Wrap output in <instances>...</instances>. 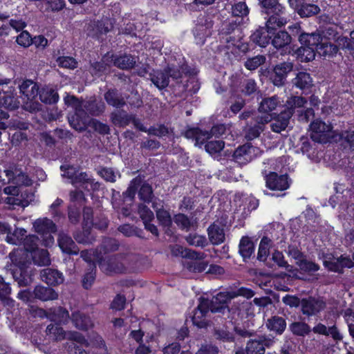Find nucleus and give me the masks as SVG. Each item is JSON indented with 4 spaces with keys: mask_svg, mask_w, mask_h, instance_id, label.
I'll return each mask as SVG.
<instances>
[{
    "mask_svg": "<svg viewBox=\"0 0 354 354\" xmlns=\"http://www.w3.org/2000/svg\"><path fill=\"white\" fill-rule=\"evenodd\" d=\"M192 31L195 43L199 46H203L205 43L206 39L211 35L210 31H207L203 27L196 24Z\"/></svg>",
    "mask_w": 354,
    "mask_h": 354,
    "instance_id": "6e6d98bb",
    "label": "nucleus"
},
{
    "mask_svg": "<svg viewBox=\"0 0 354 354\" xmlns=\"http://www.w3.org/2000/svg\"><path fill=\"white\" fill-rule=\"evenodd\" d=\"M272 241L268 236H263L260 241L257 259L259 261L266 262L270 254V248Z\"/></svg>",
    "mask_w": 354,
    "mask_h": 354,
    "instance_id": "8fccbe9b",
    "label": "nucleus"
},
{
    "mask_svg": "<svg viewBox=\"0 0 354 354\" xmlns=\"http://www.w3.org/2000/svg\"><path fill=\"white\" fill-rule=\"evenodd\" d=\"M208 236L213 245H218L225 241V232L223 227L217 224L212 223L207 228Z\"/></svg>",
    "mask_w": 354,
    "mask_h": 354,
    "instance_id": "ea45409f",
    "label": "nucleus"
},
{
    "mask_svg": "<svg viewBox=\"0 0 354 354\" xmlns=\"http://www.w3.org/2000/svg\"><path fill=\"white\" fill-rule=\"evenodd\" d=\"M156 218L158 223L162 227H171L172 226V218L169 212L167 209H158L156 210Z\"/></svg>",
    "mask_w": 354,
    "mask_h": 354,
    "instance_id": "bf43d9fd",
    "label": "nucleus"
},
{
    "mask_svg": "<svg viewBox=\"0 0 354 354\" xmlns=\"http://www.w3.org/2000/svg\"><path fill=\"white\" fill-rule=\"evenodd\" d=\"M131 114H129L126 111L118 109L111 113L110 119L113 124L119 127H124L130 124Z\"/></svg>",
    "mask_w": 354,
    "mask_h": 354,
    "instance_id": "4c0bfd02",
    "label": "nucleus"
},
{
    "mask_svg": "<svg viewBox=\"0 0 354 354\" xmlns=\"http://www.w3.org/2000/svg\"><path fill=\"white\" fill-rule=\"evenodd\" d=\"M260 11L266 15H281L285 8L279 0H258Z\"/></svg>",
    "mask_w": 354,
    "mask_h": 354,
    "instance_id": "7c9ffc66",
    "label": "nucleus"
},
{
    "mask_svg": "<svg viewBox=\"0 0 354 354\" xmlns=\"http://www.w3.org/2000/svg\"><path fill=\"white\" fill-rule=\"evenodd\" d=\"M118 230L126 237L135 236L140 239H145L143 230L130 223H124L119 225Z\"/></svg>",
    "mask_w": 354,
    "mask_h": 354,
    "instance_id": "37998d69",
    "label": "nucleus"
},
{
    "mask_svg": "<svg viewBox=\"0 0 354 354\" xmlns=\"http://www.w3.org/2000/svg\"><path fill=\"white\" fill-rule=\"evenodd\" d=\"M11 288L9 283H6L3 277L0 275V304L7 308H12L15 301L10 297Z\"/></svg>",
    "mask_w": 354,
    "mask_h": 354,
    "instance_id": "c9c22d12",
    "label": "nucleus"
},
{
    "mask_svg": "<svg viewBox=\"0 0 354 354\" xmlns=\"http://www.w3.org/2000/svg\"><path fill=\"white\" fill-rule=\"evenodd\" d=\"M39 275L41 281L50 286H57L64 282L63 273L55 268H44L40 270Z\"/></svg>",
    "mask_w": 354,
    "mask_h": 354,
    "instance_id": "a211bd4d",
    "label": "nucleus"
},
{
    "mask_svg": "<svg viewBox=\"0 0 354 354\" xmlns=\"http://www.w3.org/2000/svg\"><path fill=\"white\" fill-rule=\"evenodd\" d=\"M138 195L139 200L144 204H149L155 198L152 186L147 182L140 184L139 189H138Z\"/></svg>",
    "mask_w": 354,
    "mask_h": 354,
    "instance_id": "a18cd8bd",
    "label": "nucleus"
},
{
    "mask_svg": "<svg viewBox=\"0 0 354 354\" xmlns=\"http://www.w3.org/2000/svg\"><path fill=\"white\" fill-rule=\"evenodd\" d=\"M3 96L0 97V106L6 111H14L20 106L15 87L9 86L6 91L2 90Z\"/></svg>",
    "mask_w": 354,
    "mask_h": 354,
    "instance_id": "dca6fc26",
    "label": "nucleus"
},
{
    "mask_svg": "<svg viewBox=\"0 0 354 354\" xmlns=\"http://www.w3.org/2000/svg\"><path fill=\"white\" fill-rule=\"evenodd\" d=\"M46 335L53 341H62L65 339L66 332L59 324H49L46 329Z\"/></svg>",
    "mask_w": 354,
    "mask_h": 354,
    "instance_id": "3c124183",
    "label": "nucleus"
},
{
    "mask_svg": "<svg viewBox=\"0 0 354 354\" xmlns=\"http://www.w3.org/2000/svg\"><path fill=\"white\" fill-rule=\"evenodd\" d=\"M73 237L79 243H91L93 237L91 235V225H82V230H78L73 234Z\"/></svg>",
    "mask_w": 354,
    "mask_h": 354,
    "instance_id": "603ef678",
    "label": "nucleus"
},
{
    "mask_svg": "<svg viewBox=\"0 0 354 354\" xmlns=\"http://www.w3.org/2000/svg\"><path fill=\"white\" fill-rule=\"evenodd\" d=\"M110 62L122 70H129L133 68L136 64V57L131 54L115 55L110 57Z\"/></svg>",
    "mask_w": 354,
    "mask_h": 354,
    "instance_id": "5701e85b",
    "label": "nucleus"
},
{
    "mask_svg": "<svg viewBox=\"0 0 354 354\" xmlns=\"http://www.w3.org/2000/svg\"><path fill=\"white\" fill-rule=\"evenodd\" d=\"M55 62L60 68L74 70L78 67V62L71 56L59 55Z\"/></svg>",
    "mask_w": 354,
    "mask_h": 354,
    "instance_id": "864d4df0",
    "label": "nucleus"
},
{
    "mask_svg": "<svg viewBox=\"0 0 354 354\" xmlns=\"http://www.w3.org/2000/svg\"><path fill=\"white\" fill-rule=\"evenodd\" d=\"M225 131L226 128L223 124L214 125L210 131H203L198 127L187 126L186 130L181 132V135L195 141V146L201 147L206 140L212 136L219 138L225 133Z\"/></svg>",
    "mask_w": 354,
    "mask_h": 354,
    "instance_id": "20e7f679",
    "label": "nucleus"
},
{
    "mask_svg": "<svg viewBox=\"0 0 354 354\" xmlns=\"http://www.w3.org/2000/svg\"><path fill=\"white\" fill-rule=\"evenodd\" d=\"M274 343L273 339L265 335H257L247 342L245 348H239L235 354H265L266 348H270Z\"/></svg>",
    "mask_w": 354,
    "mask_h": 354,
    "instance_id": "423d86ee",
    "label": "nucleus"
},
{
    "mask_svg": "<svg viewBox=\"0 0 354 354\" xmlns=\"http://www.w3.org/2000/svg\"><path fill=\"white\" fill-rule=\"evenodd\" d=\"M339 139L346 144L350 150H354V129L349 128L342 131L339 134Z\"/></svg>",
    "mask_w": 354,
    "mask_h": 354,
    "instance_id": "774afa93",
    "label": "nucleus"
},
{
    "mask_svg": "<svg viewBox=\"0 0 354 354\" xmlns=\"http://www.w3.org/2000/svg\"><path fill=\"white\" fill-rule=\"evenodd\" d=\"M241 92L245 96L254 97V95H261V91L254 80L247 79L243 82L241 87Z\"/></svg>",
    "mask_w": 354,
    "mask_h": 354,
    "instance_id": "49530a36",
    "label": "nucleus"
},
{
    "mask_svg": "<svg viewBox=\"0 0 354 354\" xmlns=\"http://www.w3.org/2000/svg\"><path fill=\"white\" fill-rule=\"evenodd\" d=\"M271 115H258L252 118V121L248 124L245 130V138L248 140H252L259 138L261 133L265 130L266 124L271 122Z\"/></svg>",
    "mask_w": 354,
    "mask_h": 354,
    "instance_id": "9d476101",
    "label": "nucleus"
},
{
    "mask_svg": "<svg viewBox=\"0 0 354 354\" xmlns=\"http://www.w3.org/2000/svg\"><path fill=\"white\" fill-rule=\"evenodd\" d=\"M172 129H169L167 126L164 124H158L157 127L151 126L148 129L147 133L149 136H157L159 138H162L166 136L167 135L172 133Z\"/></svg>",
    "mask_w": 354,
    "mask_h": 354,
    "instance_id": "052dcab7",
    "label": "nucleus"
},
{
    "mask_svg": "<svg viewBox=\"0 0 354 354\" xmlns=\"http://www.w3.org/2000/svg\"><path fill=\"white\" fill-rule=\"evenodd\" d=\"M38 97L45 104H56L59 98L57 91L51 85H41Z\"/></svg>",
    "mask_w": 354,
    "mask_h": 354,
    "instance_id": "cd10ccee",
    "label": "nucleus"
},
{
    "mask_svg": "<svg viewBox=\"0 0 354 354\" xmlns=\"http://www.w3.org/2000/svg\"><path fill=\"white\" fill-rule=\"evenodd\" d=\"M245 23L244 19L236 18L234 19H227L223 22L220 29L219 35L229 36L226 39L227 43H232L236 45L237 41L243 39L242 26Z\"/></svg>",
    "mask_w": 354,
    "mask_h": 354,
    "instance_id": "39448f33",
    "label": "nucleus"
},
{
    "mask_svg": "<svg viewBox=\"0 0 354 354\" xmlns=\"http://www.w3.org/2000/svg\"><path fill=\"white\" fill-rule=\"evenodd\" d=\"M255 245L250 237L243 236L239 242V253L242 257L244 262H248L254 253Z\"/></svg>",
    "mask_w": 354,
    "mask_h": 354,
    "instance_id": "f704fd0d",
    "label": "nucleus"
},
{
    "mask_svg": "<svg viewBox=\"0 0 354 354\" xmlns=\"http://www.w3.org/2000/svg\"><path fill=\"white\" fill-rule=\"evenodd\" d=\"M48 318L57 324H67L71 320L68 311L62 306H56L49 309Z\"/></svg>",
    "mask_w": 354,
    "mask_h": 354,
    "instance_id": "c85d7f7f",
    "label": "nucleus"
},
{
    "mask_svg": "<svg viewBox=\"0 0 354 354\" xmlns=\"http://www.w3.org/2000/svg\"><path fill=\"white\" fill-rule=\"evenodd\" d=\"M266 326L269 331L272 332L276 335H281L286 330L287 323L285 318L273 315L268 319Z\"/></svg>",
    "mask_w": 354,
    "mask_h": 354,
    "instance_id": "72a5a7b5",
    "label": "nucleus"
},
{
    "mask_svg": "<svg viewBox=\"0 0 354 354\" xmlns=\"http://www.w3.org/2000/svg\"><path fill=\"white\" fill-rule=\"evenodd\" d=\"M354 267V260L353 257L350 258L349 256L341 254L335 259L334 263H326L325 268L330 272H337L339 274L344 273V268H353Z\"/></svg>",
    "mask_w": 354,
    "mask_h": 354,
    "instance_id": "4be33fe9",
    "label": "nucleus"
},
{
    "mask_svg": "<svg viewBox=\"0 0 354 354\" xmlns=\"http://www.w3.org/2000/svg\"><path fill=\"white\" fill-rule=\"evenodd\" d=\"M280 104L279 97L277 95L264 97L259 103L258 111L260 113H268L275 110Z\"/></svg>",
    "mask_w": 354,
    "mask_h": 354,
    "instance_id": "79ce46f5",
    "label": "nucleus"
},
{
    "mask_svg": "<svg viewBox=\"0 0 354 354\" xmlns=\"http://www.w3.org/2000/svg\"><path fill=\"white\" fill-rule=\"evenodd\" d=\"M266 57L263 55L249 57L244 63V66L250 71H254L266 63Z\"/></svg>",
    "mask_w": 354,
    "mask_h": 354,
    "instance_id": "4d7b16f0",
    "label": "nucleus"
},
{
    "mask_svg": "<svg viewBox=\"0 0 354 354\" xmlns=\"http://www.w3.org/2000/svg\"><path fill=\"white\" fill-rule=\"evenodd\" d=\"M98 265L100 270L107 275L123 274L127 271V268L122 261V257L118 254L100 258Z\"/></svg>",
    "mask_w": 354,
    "mask_h": 354,
    "instance_id": "0eeeda50",
    "label": "nucleus"
},
{
    "mask_svg": "<svg viewBox=\"0 0 354 354\" xmlns=\"http://www.w3.org/2000/svg\"><path fill=\"white\" fill-rule=\"evenodd\" d=\"M147 78L150 80L159 90L166 88L169 84V79L165 67L162 70L152 69L149 77Z\"/></svg>",
    "mask_w": 354,
    "mask_h": 354,
    "instance_id": "c756f323",
    "label": "nucleus"
},
{
    "mask_svg": "<svg viewBox=\"0 0 354 354\" xmlns=\"http://www.w3.org/2000/svg\"><path fill=\"white\" fill-rule=\"evenodd\" d=\"M67 119L71 128L79 133H82L86 131L91 118L81 109L80 111L69 113Z\"/></svg>",
    "mask_w": 354,
    "mask_h": 354,
    "instance_id": "2eb2a0df",
    "label": "nucleus"
},
{
    "mask_svg": "<svg viewBox=\"0 0 354 354\" xmlns=\"http://www.w3.org/2000/svg\"><path fill=\"white\" fill-rule=\"evenodd\" d=\"M289 6L301 18H309L317 15L321 11L319 6L308 3L306 0H288Z\"/></svg>",
    "mask_w": 354,
    "mask_h": 354,
    "instance_id": "1a4fd4ad",
    "label": "nucleus"
},
{
    "mask_svg": "<svg viewBox=\"0 0 354 354\" xmlns=\"http://www.w3.org/2000/svg\"><path fill=\"white\" fill-rule=\"evenodd\" d=\"M96 278V265L95 263H90L88 266L84 274L82 279V286L85 290H89Z\"/></svg>",
    "mask_w": 354,
    "mask_h": 354,
    "instance_id": "de8ad7c7",
    "label": "nucleus"
},
{
    "mask_svg": "<svg viewBox=\"0 0 354 354\" xmlns=\"http://www.w3.org/2000/svg\"><path fill=\"white\" fill-rule=\"evenodd\" d=\"M306 104H307V100L302 96L292 95L288 97L286 102V109L292 112V114L295 113L297 108L304 107Z\"/></svg>",
    "mask_w": 354,
    "mask_h": 354,
    "instance_id": "5fc2aeb1",
    "label": "nucleus"
},
{
    "mask_svg": "<svg viewBox=\"0 0 354 354\" xmlns=\"http://www.w3.org/2000/svg\"><path fill=\"white\" fill-rule=\"evenodd\" d=\"M288 174L279 175L276 172H270L266 176V187L272 190L283 191L290 187Z\"/></svg>",
    "mask_w": 354,
    "mask_h": 354,
    "instance_id": "f3484780",
    "label": "nucleus"
},
{
    "mask_svg": "<svg viewBox=\"0 0 354 354\" xmlns=\"http://www.w3.org/2000/svg\"><path fill=\"white\" fill-rule=\"evenodd\" d=\"M288 28L292 31L293 36H297L300 44V46L294 44L290 47L292 53L295 54L301 62H308L315 59L318 48L323 41V35L320 30L306 32L299 24H294Z\"/></svg>",
    "mask_w": 354,
    "mask_h": 354,
    "instance_id": "f03ea898",
    "label": "nucleus"
},
{
    "mask_svg": "<svg viewBox=\"0 0 354 354\" xmlns=\"http://www.w3.org/2000/svg\"><path fill=\"white\" fill-rule=\"evenodd\" d=\"M71 320L77 329L82 331H87L94 326L91 317L80 310L72 312Z\"/></svg>",
    "mask_w": 354,
    "mask_h": 354,
    "instance_id": "412c9836",
    "label": "nucleus"
},
{
    "mask_svg": "<svg viewBox=\"0 0 354 354\" xmlns=\"http://www.w3.org/2000/svg\"><path fill=\"white\" fill-rule=\"evenodd\" d=\"M57 242L62 252L68 255H77L80 249L71 236L65 233L59 234Z\"/></svg>",
    "mask_w": 354,
    "mask_h": 354,
    "instance_id": "393cba45",
    "label": "nucleus"
},
{
    "mask_svg": "<svg viewBox=\"0 0 354 354\" xmlns=\"http://www.w3.org/2000/svg\"><path fill=\"white\" fill-rule=\"evenodd\" d=\"M104 98L108 105L115 109H121L126 105L122 93L116 88H110L104 93Z\"/></svg>",
    "mask_w": 354,
    "mask_h": 354,
    "instance_id": "b1692460",
    "label": "nucleus"
},
{
    "mask_svg": "<svg viewBox=\"0 0 354 354\" xmlns=\"http://www.w3.org/2000/svg\"><path fill=\"white\" fill-rule=\"evenodd\" d=\"M326 307V303L320 299L314 297L303 298L301 303V311L303 315L310 317L315 315Z\"/></svg>",
    "mask_w": 354,
    "mask_h": 354,
    "instance_id": "4468645a",
    "label": "nucleus"
},
{
    "mask_svg": "<svg viewBox=\"0 0 354 354\" xmlns=\"http://www.w3.org/2000/svg\"><path fill=\"white\" fill-rule=\"evenodd\" d=\"M232 299L229 288L227 291L219 292L214 295L210 300L212 313H221L224 315L225 313H230V308L228 304Z\"/></svg>",
    "mask_w": 354,
    "mask_h": 354,
    "instance_id": "f8f14e48",
    "label": "nucleus"
},
{
    "mask_svg": "<svg viewBox=\"0 0 354 354\" xmlns=\"http://www.w3.org/2000/svg\"><path fill=\"white\" fill-rule=\"evenodd\" d=\"M142 183V178L140 176H136L133 178L125 192H124L122 194V201L124 203L125 201H130L133 203L135 200L136 194L138 192V189Z\"/></svg>",
    "mask_w": 354,
    "mask_h": 354,
    "instance_id": "e433bc0d",
    "label": "nucleus"
},
{
    "mask_svg": "<svg viewBox=\"0 0 354 354\" xmlns=\"http://www.w3.org/2000/svg\"><path fill=\"white\" fill-rule=\"evenodd\" d=\"M138 214L143 223L144 222L153 221L155 218L153 212L144 203L138 205Z\"/></svg>",
    "mask_w": 354,
    "mask_h": 354,
    "instance_id": "13d9d810",
    "label": "nucleus"
},
{
    "mask_svg": "<svg viewBox=\"0 0 354 354\" xmlns=\"http://www.w3.org/2000/svg\"><path fill=\"white\" fill-rule=\"evenodd\" d=\"M33 227L37 233L48 234L46 241L51 243H53V237L50 233L57 232V225L51 219L48 218H38L33 223Z\"/></svg>",
    "mask_w": 354,
    "mask_h": 354,
    "instance_id": "aec40b11",
    "label": "nucleus"
},
{
    "mask_svg": "<svg viewBox=\"0 0 354 354\" xmlns=\"http://www.w3.org/2000/svg\"><path fill=\"white\" fill-rule=\"evenodd\" d=\"M289 330L295 336L305 337L311 333V327L305 322H293L289 324Z\"/></svg>",
    "mask_w": 354,
    "mask_h": 354,
    "instance_id": "c03bdc74",
    "label": "nucleus"
},
{
    "mask_svg": "<svg viewBox=\"0 0 354 354\" xmlns=\"http://www.w3.org/2000/svg\"><path fill=\"white\" fill-rule=\"evenodd\" d=\"M293 85L301 90H308L313 86V78L310 73L300 71L297 73L296 77L292 80Z\"/></svg>",
    "mask_w": 354,
    "mask_h": 354,
    "instance_id": "a19ab883",
    "label": "nucleus"
},
{
    "mask_svg": "<svg viewBox=\"0 0 354 354\" xmlns=\"http://www.w3.org/2000/svg\"><path fill=\"white\" fill-rule=\"evenodd\" d=\"M296 264L299 267L301 271L307 273L317 272L320 268V266L317 263L307 260L306 257L299 261H296Z\"/></svg>",
    "mask_w": 354,
    "mask_h": 354,
    "instance_id": "0e129e2a",
    "label": "nucleus"
},
{
    "mask_svg": "<svg viewBox=\"0 0 354 354\" xmlns=\"http://www.w3.org/2000/svg\"><path fill=\"white\" fill-rule=\"evenodd\" d=\"M41 84L30 79L23 80L19 85L20 93L28 101H33L37 99L39 94Z\"/></svg>",
    "mask_w": 354,
    "mask_h": 354,
    "instance_id": "6ab92c4d",
    "label": "nucleus"
},
{
    "mask_svg": "<svg viewBox=\"0 0 354 354\" xmlns=\"http://www.w3.org/2000/svg\"><path fill=\"white\" fill-rule=\"evenodd\" d=\"M88 127H91L93 131L100 135L104 136L110 133L109 126L95 118L90 119Z\"/></svg>",
    "mask_w": 354,
    "mask_h": 354,
    "instance_id": "69168bd1",
    "label": "nucleus"
},
{
    "mask_svg": "<svg viewBox=\"0 0 354 354\" xmlns=\"http://www.w3.org/2000/svg\"><path fill=\"white\" fill-rule=\"evenodd\" d=\"M311 332L325 336L330 335L335 342H340L343 339V335L340 333L336 325L326 327L322 323H318L311 328Z\"/></svg>",
    "mask_w": 354,
    "mask_h": 354,
    "instance_id": "2f4dec72",
    "label": "nucleus"
},
{
    "mask_svg": "<svg viewBox=\"0 0 354 354\" xmlns=\"http://www.w3.org/2000/svg\"><path fill=\"white\" fill-rule=\"evenodd\" d=\"M113 28V24L111 19L108 17L102 18L101 20H98L94 24L93 31L95 34L93 37H96L99 39L102 35H106Z\"/></svg>",
    "mask_w": 354,
    "mask_h": 354,
    "instance_id": "58836bf2",
    "label": "nucleus"
},
{
    "mask_svg": "<svg viewBox=\"0 0 354 354\" xmlns=\"http://www.w3.org/2000/svg\"><path fill=\"white\" fill-rule=\"evenodd\" d=\"M106 109L105 103L95 95L87 96L83 100L82 110L89 117H99Z\"/></svg>",
    "mask_w": 354,
    "mask_h": 354,
    "instance_id": "9b49d317",
    "label": "nucleus"
},
{
    "mask_svg": "<svg viewBox=\"0 0 354 354\" xmlns=\"http://www.w3.org/2000/svg\"><path fill=\"white\" fill-rule=\"evenodd\" d=\"M32 294L35 295V299H39L41 301H53L59 297L58 292L50 286L37 285L34 288Z\"/></svg>",
    "mask_w": 354,
    "mask_h": 354,
    "instance_id": "a878e982",
    "label": "nucleus"
},
{
    "mask_svg": "<svg viewBox=\"0 0 354 354\" xmlns=\"http://www.w3.org/2000/svg\"><path fill=\"white\" fill-rule=\"evenodd\" d=\"M293 69L292 62H282L272 67L261 68L259 73L261 81L266 80L274 86L282 87L287 83V77Z\"/></svg>",
    "mask_w": 354,
    "mask_h": 354,
    "instance_id": "7ed1b4c3",
    "label": "nucleus"
},
{
    "mask_svg": "<svg viewBox=\"0 0 354 354\" xmlns=\"http://www.w3.org/2000/svg\"><path fill=\"white\" fill-rule=\"evenodd\" d=\"M259 152V148L247 142L234 150L232 159L239 165H245L256 158Z\"/></svg>",
    "mask_w": 354,
    "mask_h": 354,
    "instance_id": "6e6552de",
    "label": "nucleus"
},
{
    "mask_svg": "<svg viewBox=\"0 0 354 354\" xmlns=\"http://www.w3.org/2000/svg\"><path fill=\"white\" fill-rule=\"evenodd\" d=\"M124 97L126 103L127 102L131 108L139 109L143 105L142 99L136 90H132L129 95Z\"/></svg>",
    "mask_w": 354,
    "mask_h": 354,
    "instance_id": "680f3d73",
    "label": "nucleus"
},
{
    "mask_svg": "<svg viewBox=\"0 0 354 354\" xmlns=\"http://www.w3.org/2000/svg\"><path fill=\"white\" fill-rule=\"evenodd\" d=\"M271 43L277 49L288 46L290 53H292L290 47L294 45L292 44L291 35L286 30H278L276 27H274V34L272 36Z\"/></svg>",
    "mask_w": 354,
    "mask_h": 354,
    "instance_id": "bb28decb",
    "label": "nucleus"
},
{
    "mask_svg": "<svg viewBox=\"0 0 354 354\" xmlns=\"http://www.w3.org/2000/svg\"><path fill=\"white\" fill-rule=\"evenodd\" d=\"M83 100L82 97H77L70 94H67L64 98V104L68 106H71L73 111H80L82 109Z\"/></svg>",
    "mask_w": 354,
    "mask_h": 354,
    "instance_id": "e2e57ef3",
    "label": "nucleus"
},
{
    "mask_svg": "<svg viewBox=\"0 0 354 354\" xmlns=\"http://www.w3.org/2000/svg\"><path fill=\"white\" fill-rule=\"evenodd\" d=\"M38 241L37 236H27L24 241L25 250H17L9 254L11 273L19 286H28L33 281L34 272L31 260L34 257H30L28 253L35 252L38 249Z\"/></svg>",
    "mask_w": 354,
    "mask_h": 354,
    "instance_id": "f257e3e1",
    "label": "nucleus"
},
{
    "mask_svg": "<svg viewBox=\"0 0 354 354\" xmlns=\"http://www.w3.org/2000/svg\"><path fill=\"white\" fill-rule=\"evenodd\" d=\"M205 145V151L211 155L219 153L225 147V142L222 140L207 141Z\"/></svg>",
    "mask_w": 354,
    "mask_h": 354,
    "instance_id": "338daca9",
    "label": "nucleus"
},
{
    "mask_svg": "<svg viewBox=\"0 0 354 354\" xmlns=\"http://www.w3.org/2000/svg\"><path fill=\"white\" fill-rule=\"evenodd\" d=\"M274 34V26H259L250 37V41L260 47H266Z\"/></svg>",
    "mask_w": 354,
    "mask_h": 354,
    "instance_id": "ddd939ff",
    "label": "nucleus"
},
{
    "mask_svg": "<svg viewBox=\"0 0 354 354\" xmlns=\"http://www.w3.org/2000/svg\"><path fill=\"white\" fill-rule=\"evenodd\" d=\"M109 53L105 54L100 61L90 62L89 72L93 77H100L109 72L110 65L109 62Z\"/></svg>",
    "mask_w": 354,
    "mask_h": 354,
    "instance_id": "473e14b6",
    "label": "nucleus"
},
{
    "mask_svg": "<svg viewBox=\"0 0 354 354\" xmlns=\"http://www.w3.org/2000/svg\"><path fill=\"white\" fill-rule=\"evenodd\" d=\"M339 51V47L336 44L327 41H322L318 48V53L321 56L334 57Z\"/></svg>",
    "mask_w": 354,
    "mask_h": 354,
    "instance_id": "09e8293b",
    "label": "nucleus"
}]
</instances>
